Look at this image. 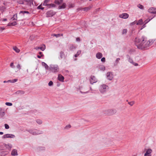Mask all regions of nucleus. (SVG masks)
Instances as JSON below:
<instances>
[{
  "instance_id": "f257e3e1",
  "label": "nucleus",
  "mask_w": 156,
  "mask_h": 156,
  "mask_svg": "<svg viewBox=\"0 0 156 156\" xmlns=\"http://www.w3.org/2000/svg\"><path fill=\"white\" fill-rule=\"evenodd\" d=\"M135 44L137 48L141 50L147 49L150 46V42L147 41V38L143 36L141 37H136L134 39Z\"/></svg>"
},
{
  "instance_id": "f03ea898",
  "label": "nucleus",
  "mask_w": 156,
  "mask_h": 156,
  "mask_svg": "<svg viewBox=\"0 0 156 156\" xmlns=\"http://www.w3.org/2000/svg\"><path fill=\"white\" fill-rule=\"evenodd\" d=\"M26 131L29 132L30 133L33 135H36L43 133V132L42 131L37 130L36 129H26Z\"/></svg>"
},
{
  "instance_id": "7ed1b4c3",
  "label": "nucleus",
  "mask_w": 156,
  "mask_h": 156,
  "mask_svg": "<svg viewBox=\"0 0 156 156\" xmlns=\"http://www.w3.org/2000/svg\"><path fill=\"white\" fill-rule=\"evenodd\" d=\"M49 70L53 73H56L59 71V69L58 66L51 65L50 66Z\"/></svg>"
},
{
  "instance_id": "20e7f679",
  "label": "nucleus",
  "mask_w": 156,
  "mask_h": 156,
  "mask_svg": "<svg viewBox=\"0 0 156 156\" xmlns=\"http://www.w3.org/2000/svg\"><path fill=\"white\" fill-rule=\"evenodd\" d=\"M116 112L117 111L116 109H112L105 110L104 113L106 115H112L115 114Z\"/></svg>"
},
{
  "instance_id": "39448f33",
  "label": "nucleus",
  "mask_w": 156,
  "mask_h": 156,
  "mask_svg": "<svg viewBox=\"0 0 156 156\" xmlns=\"http://www.w3.org/2000/svg\"><path fill=\"white\" fill-rule=\"evenodd\" d=\"M56 13V12L53 10H51L48 11L46 13L47 17H51L54 16Z\"/></svg>"
},
{
  "instance_id": "423d86ee",
  "label": "nucleus",
  "mask_w": 156,
  "mask_h": 156,
  "mask_svg": "<svg viewBox=\"0 0 156 156\" xmlns=\"http://www.w3.org/2000/svg\"><path fill=\"white\" fill-rule=\"evenodd\" d=\"M108 86L105 84L101 85L100 87V91L101 93H104L106 91V88Z\"/></svg>"
},
{
  "instance_id": "0eeeda50",
  "label": "nucleus",
  "mask_w": 156,
  "mask_h": 156,
  "mask_svg": "<svg viewBox=\"0 0 156 156\" xmlns=\"http://www.w3.org/2000/svg\"><path fill=\"white\" fill-rule=\"evenodd\" d=\"M106 76L107 79L110 80H112L113 78V73L109 72L107 73Z\"/></svg>"
},
{
  "instance_id": "6e6552de",
  "label": "nucleus",
  "mask_w": 156,
  "mask_h": 156,
  "mask_svg": "<svg viewBox=\"0 0 156 156\" xmlns=\"http://www.w3.org/2000/svg\"><path fill=\"white\" fill-rule=\"evenodd\" d=\"M15 137V135L12 134H7L4 135L2 137V138H14Z\"/></svg>"
},
{
  "instance_id": "1a4fd4ad",
  "label": "nucleus",
  "mask_w": 156,
  "mask_h": 156,
  "mask_svg": "<svg viewBox=\"0 0 156 156\" xmlns=\"http://www.w3.org/2000/svg\"><path fill=\"white\" fill-rule=\"evenodd\" d=\"M145 151H146V152L144 154V156H151V153L152 151L151 149H146Z\"/></svg>"
},
{
  "instance_id": "9d476101",
  "label": "nucleus",
  "mask_w": 156,
  "mask_h": 156,
  "mask_svg": "<svg viewBox=\"0 0 156 156\" xmlns=\"http://www.w3.org/2000/svg\"><path fill=\"white\" fill-rule=\"evenodd\" d=\"M90 79H91L90 80V82L92 84L97 82V80L95 76H94L91 75L90 77Z\"/></svg>"
},
{
  "instance_id": "9b49d317",
  "label": "nucleus",
  "mask_w": 156,
  "mask_h": 156,
  "mask_svg": "<svg viewBox=\"0 0 156 156\" xmlns=\"http://www.w3.org/2000/svg\"><path fill=\"white\" fill-rule=\"evenodd\" d=\"M148 12L152 14H156V8L151 7L148 10Z\"/></svg>"
},
{
  "instance_id": "f8f14e48",
  "label": "nucleus",
  "mask_w": 156,
  "mask_h": 156,
  "mask_svg": "<svg viewBox=\"0 0 156 156\" xmlns=\"http://www.w3.org/2000/svg\"><path fill=\"white\" fill-rule=\"evenodd\" d=\"M129 14L126 13H122L119 16V17L120 18H123V19H127L129 17Z\"/></svg>"
},
{
  "instance_id": "ddd939ff",
  "label": "nucleus",
  "mask_w": 156,
  "mask_h": 156,
  "mask_svg": "<svg viewBox=\"0 0 156 156\" xmlns=\"http://www.w3.org/2000/svg\"><path fill=\"white\" fill-rule=\"evenodd\" d=\"M25 2H27L26 5L31 6V5H34L33 0H24Z\"/></svg>"
},
{
  "instance_id": "4468645a",
  "label": "nucleus",
  "mask_w": 156,
  "mask_h": 156,
  "mask_svg": "<svg viewBox=\"0 0 156 156\" xmlns=\"http://www.w3.org/2000/svg\"><path fill=\"white\" fill-rule=\"evenodd\" d=\"M64 79V77L61 74H59L58 77V80L61 82H63Z\"/></svg>"
},
{
  "instance_id": "2eb2a0df",
  "label": "nucleus",
  "mask_w": 156,
  "mask_h": 156,
  "mask_svg": "<svg viewBox=\"0 0 156 156\" xmlns=\"http://www.w3.org/2000/svg\"><path fill=\"white\" fill-rule=\"evenodd\" d=\"M46 48L45 45V44H43V45L41 47H36L35 48V49H36V50H38L39 49H41L42 51H44Z\"/></svg>"
},
{
  "instance_id": "dca6fc26",
  "label": "nucleus",
  "mask_w": 156,
  "mask_h": 156,
  "mask_svg": "<svg viewBox=\"0 0 156 156\" xmlns=\"http://www.w3.org/2000/svg\"><path fill=\"white\" fill-rule=\"evenodd\" d=\"M66 6V4L65 2L62 3V4L61 5H59L58 6V9H65Z\"/></svg>"
},
{
  "instance_id": "f3484780",
  "label": "nucleus",
  "mask_w": 156,
  "mask_h": 156,
  "mask_svg": "<svg viewBox=\"0 0 156 156\" xmlns=\"http://www.w3.org/2000/svg\"><path fill=\"white\" fill-rule=\"evenodd\" d=\"M63 0H55L54 3L57 5H59L62 3Z\"/></svg>"
},
{
  "instance_id": "a211bd4d",
  "label": "nucleus",
  "mask_w": 156,
  "mask_h": 156,
  "mask_svg": "<svg viewBox=\"0 0 156 156\" xmlns=\"http://www.w3.org/2000/svg\"><path fill=\"white\" fill-rule=\"evenodd\" d=\"M126 57L127 58H128V61L132 64L134 62L133 59L130 58V56L129 55H126Z\"/></svg>"
},
{
  "instance_id": "6ab92c4d",
  "label": "nucleus",
  "mask_w": 156,
  "mask_h": 156,
  "mask_svg": "<svg viewBox=\"0 0 156 156\" xmlns=\"http://www.w3.org/2000/svg\"><path fill=\"white\" fill-rule=\"evenodd\" d=\"M92 7L93 5H91L89 6L83 8V9L84 11L87 12L90 10Z\"/></svg>"
},
{
  "instance_id": "aec40b11",
  "label": "nucleus",
  "mask_w": 156,
  "mask_h": 156,
  "mask_svg": "<svg viewBox=\"0 0 156 156\" xmlns=\"http://www.w3.org/2000/svg\"><path fill=\"white\" fill-rule=\"evenodd\" d=\"M96 56L97 58L100 59L102 57L103 55L101 53L98 52L96 54Z\"/></svg>"
},
{
  "instance_id": "412c9836",
  "label": "nucleus",
  "mask_w": 156,
  "mask_h": 156,
  "mask_svg": "<svg viewBox=\"0 0 156 156\" xmlns=\"http://www.w3.org/2000/svg\"><path fill=\"white\" fill-rule=\"evenodd\" d=\"M11 154L12 155L15 156L18 155L17 151L16 149H13L11 152Z\"/></svg>"
},
{
  "instance_id": "4be33fe9",
  "label": "nucleus",
  "mask_w": 156,
  "mask_h": 156,
  "mask_svg": "<svg viewBox=\"0 0 156 156\" xmlns=\"http://www.w3.org/2000/svg\"><path fill=\"white\" fill-rule=\"evenodd\" d=\"M4 145L6 148L9 150H10L12 147V145L11 144H4Z\"/></svg>"
},
{
  "instance_id": "5701e85b",
  "label": "nucleus",
  "mask_w": 156,
  "mask_h": 156,
  "mask_svg": "<svg viewBox=\"0 0 156 156\" xmlns=\"http://www.w3.org/2000/svg\"><path fill=\"white\" fill-rule=\"evenodd\" d=\"M17 25V22L16 21H14L12 23H9L7 25L8 26H15Z\"/></svg>"
},
{
  "instance_id": "b1692460",
  "label": "nucleus",
  "mask_w": 156,
  "mask_h": 156,
  "mask_svg": "<svg viewBox=\"0 0 156 156\" xmlns=\"http://www.w3.org/2000/svg\"><path fill=\"white\" fill-rule=\"evenodd\" d=\"M47 8L49 9L51 8L52 7H55L56 6V5L54 4L51 3V4H48V5H47Z\"/></svg>"
},
{
  "instance_id": "393cba45",
  "label": "nucleus",
  "mask_w": 156,
  "mask_h": 156,
  "mask_svg": "<svg viewBox=\"0 0 156 156\" xmlns=\"http://www.w3.org/2000/svg\"><path fill=\"white\" fill-rule=\"evenodd\" d=\"M42 65L44 66L45 68L46 69L48 70L49 68L48 66L44 62H42L41 63Z\"/></svg>"
},
{
  "instance_id": "a878e982",
  "label": "nucleus",
  "mask_w": 156,
  "mask_h": 156,
  "mask_svg": "<svg viewBox=\"0 0 156 156\" xmlns=\"http://www.w3.org/2000/svg\"><path fill=\"white\" fill-rule=\"evenodd\" d=\"M38 151H44L45 150V148L44 147L40 146L38 147L37 148Z\"/></svg>"
},
{
  "instance_id": "bb28decb",
  "label": "nucleus",
  "mask_w": 156,
  "mask_h": 156,
  "mask_svg": "<svg viewBox=\"0 0 156 156\" xmlns=\"http://www.w3.org/2000/svg\"><path fill=\"white\" fill-rule=\"evenodd\" d=\"M65 56V54L63 51H61L60 52V59H61Z\"/></svg>"
},
{
  "instance_id": "cd10ccee",
  "label": "nucleus",
  "mask_w": 156,
  "mask_h": 156,
  "mask_svg": "<svg viewBox=\"0 0 156 156\" xmlns=\"http://www.w3.org/2000/svg\"><path fill=\"white\" fill-rule=\"evenodd\" d=\"M5 111H2V108H0V116L1 117H3L5 115Z\"/></svg>"
},
{
  "instance_id": "c85d7f7f",
  "label": "nucleus",
  "mask_w": 156,
  "mask_h": 156,
  "mask_svg": "<svg viewBox=\"0 0 156 156\" xmlns=\"http://www.w3.org/2000/svg\"><path fill=\"white\" fill-rule=\"evenodd\" d=\"M143 23V20L142 19L139 20L138 21H137L136 25H141Z\"/></svg>"
},
{
  "instance_id": "c756f323",
  "label": "nucleus",
  "mask_w": 156,
  "mask_h": 156,
  "mask_svg": "<svg viewBox=\"0 0 156 156\" xmlns=\"http://www.w3.org/2000/svg\"><path fill=\"white\" fill-rule=\"evenodd\" d=\"M76 48V46H74L73 44H72L70 45L69 47V49L70 51H72L73 50Z\"/></svg>"
},
{
  "instance_id": "7c9ffc66",
  "label": "nucleus",
  "mask_w": 156,
  "mask_h": 156,
  "mask_svg": "<svg viewBox=\"0 0 156 156\" xmlns=\"http://www.w3.org/2000/svg\"><path fill=\"white\" fill-rule=\"evenodd\" d=\"M50 0H44L43 3V5L44 6H47Z\"/></svg>"
},
{
  "instance_id": "2f4dec72",
  "label": "nucleus",
  "mask_w": 156,
  "mask_h": 156,
  "mask_svg": "<svg viewBox=\"0 0 156 156\" xmlns=\"http://www.w3.org/2000/svg\"><path fill=\"white\" fill-rule=\"evenodd\" d=\"M17 80H18V79H13V80H9L7 81L8 82H10V83H15V82H16Z\"/></svg>"
},
{
  "instance_id": "473e14b6",
  "label": "nucleus",
  "mask_w": 156,
  "mask_h": 156,
  "mask_svg": "<svg viewBox=\"0 0 156 156\" xmlns=\"http://www.w3.org/2000/svg\"><path fill=\"white\" fill-rule=\"evenodd\" d=\"M11 19H12V20H17V14L16 13L13 15Z\"/></svg>"
},
{
  "instance_id": "72a5a7b5",
  "label": "nucleus",
  "mask_w": 156,
  "mask_h": 156,
  "mask_svg": "<svg viewBox=\"0 0 156 156\" xmlns=\"http://www.w3.org/2000/svg\"><path fill=\"white\" fill-rule=\"evenodd\" d=\"M39 54H40V55H37V57L38 58H41L42 57H43L44 56V55H43V54L42 52H41V51H40L39 52Z\"/></svg>"
},
{
  "instance_id": "f704fd0d",
  "label": "nucleus",
  "mask_w": 156,
  "mask_h": 156,
  "mask_svg": "<svg viewBox=\"0 0 156 156\" xmlns=\"http://www.w3.org/2000/svg\"><path fill=\"white\" fill-rule=\"evenodd\" d=\"M13 49L17 53H19L20 51V50L16 46L13 47Z\"/></svg>"
},
{
  "instance_id": "c9c22d12",
  "label": "nucleus",
  "mask_w": 156,
  "mask_h": 156,
  "mask_svg": "<svg viewBox=\"0 0 156 156\" xmlns=\"http://www.w3.org/2000/svg\"><path fill=\"white\" fill-rule=\"evenodd\" d=\"M100 69L101 70L104 71L105 69V67L104 65H101L99 66Z\"/></svg>"
},
{
  "instance_id": "e433bc0d",
  "label": "nucleus",
  "mask_w": 156,
  "mask_h": 156,
  "mask_svg": "<svg viewBox=\"0 0 156 156\" xmlns=\"http://www.w3.org/2000/svg\"><path fill=\"white\" fill-rule=\"evenodd\" d=\"M81 51L80 50L78 51L74 55L75 57H77L81 53Z\"/></svg>"
},
{
  "instance_id": "4c0bfd02",
  "label": "nucleus",
  "mask_w": 156,
  "mask_h": 156,
  "mask_svg": "<svg viewBox=\"0 0 156 156\" xmlns=\"http://www.w3.org/2000/svg\"><path fill=\"white\" fill-rule=\"evenodd\" d=\"M24 0H19L17 2L20 4L23 5L24 4Z\"/></svg>"
},
{
  "instance_id": "58836bf2",
  "label": "nucleus",
  "mask_w": 156,
  "mask_h": 156,
  "mask_svg": "<svg viewBox=\"0 0 156 156\" xmlns=\"http://www.w3.org/2000/svg\"><path fill=\"white\" fill-rule=\"evenodd\" d=\"M53 35L54 36H55L56 37H60L61 36H62V34H54Z\"/></svg>"
},
{
  "instance_id": "ea45409f",
  "label": "nucleus",
  "mask_w": 156,
  "mask_h": 156,
  "mask_svg": "<svg viewBox=\"0 0 156 156\" xmlns=\"http://www.w3.org/2000/svg\"><path fill=\"white\" fill-rule=\"evenodd\" d=\"M36 122L39 124H41L42 123V120L39 119H37V120H36Z\"/></svg>"
},
{
  "instance_id": "a19ab883",
  "label": "nucleus",
  "mask_w": 156,
  "mask_h": 156,
  "mask_svg": "<svg viewBox=\"0 0 156 156\" xmlns=\"http://www.w3.org/2000/svg\"><path fill=\"white\" fill-rule=\"evenodd\" d=\"M153 18H151V19H147L144 22L145 24L147 23L149 21H150Z\"/></svg>"
},
{
  "instance_id": "79ce46f5",
  "label": "nucleus",
  "mask_w": 156,
  "mask_h": 156,
  "mask_svg": "<svg viewBox=\"0 0 156 156\" xmlns=\"http://www.w3.org/2000/svg\"><path fill=\"white\" fill-rule=\"evenodd\" d=\"M127 32V30L126 29H124L122 31V34H126Z\"/></svg>"
},
{
  "instance_id": "37998d69",
  "label": "nucleus",
  "mask_w": 156,
  "mask_h": 156,
  "mask_svg": "<svg viewBox=\"0 0 156 156\" xmlns=\"http://www.w3.org/2000/svg\"><path fill=\"white\" fill-rule=\"evenodd\" d=\"M24 13V14L26 13L27 14H29L30 12L29 11H20V13Z\"/></svg>"
},
{
  "instance_id": "c03bdc74",
  "label": "nucleus",
  "mask_w": 156,
  "mask_h": 156,
  "mask_svg": "<svg viewBox=\"0 0 156 156\" xmlns=\"http://www.w3.org/2000/svg\"><path fill=\"white\" fill-rule=\"evenodd\" d=\"M5 104L7 106H11L12 105V103L9 102H6L5 103Z\"/></svg>"
},
{
  "instance_id": "a18cd8bd",
  "label": "nucleus",
  "mask_w": 156,
  "mask_h": 156,
  "mask_svg": "<svg viewBox=\"0 0 156 156\" xmlns=\"http://www.w3.org/2000/svg\"><path fill=\"white\" fill-rule=\"evenodd\" d=\"M120 60V58H117L116 60H115V65L116 64V65L118 64V63L119 62Z\"/></svg>"
},
{
  "instance_id": "49530a36",
  "label": "nucleus",
  "mask_w": 156,
  "mask_h": 156,
  "mask_svg": "<svg viewBox=\"0 0 156 156\" xmlns=\"http://www.w3.org/2000/svg\"><path fill=\"white\" fill-rule=\"evenodd\" d=\"M138 7L140 9H144L143 6L140 4H138Z\"/></svg>"
},
{
  "instance_id": "de8ad7c7",
  "label": "nucleus",
  "mask_w": 156,
  "mask_h": 156,
  "mask_svg": "<svg viewBox=\"0 0 156 156\" xmlns=\"http://www.w3.org/2000/svg\"><path fill=\"white\" fill-rule=\"evenodd\" d=\"M6 9V7L5 6H2V7L0 8V10L1 11L2 10L4 11Z\"/></svg>"
},
{
  "instance_id": "09e8293b",
  "label": "nucleus",
  "mask_w": 156,
  "mask_h": 156,
  "mask_svg": "<svg viewBox=\"0 0 156 156\" xmlns=\"http://www.w3.org/2000/svg\"><path fill=\"white\" fill-rule=\"evenodd\" d=\"M134 102L133 101H132L128 102V104L131 106H132L134 105Z\"/></svg>"
},
{
  "instance_id": "8fccbe9b",
  "label": "nucleus",
  "mask_w": 156,
  "mask_h": 156,
  "mask_svg": "<svg viewBox=\"0 0 156 156\" xmlns=\"http://www.w3.org/2000/svg\"><path fill=\"white\" fill-rule=\"evenodd\" d=\"M71 126L70 124L67 125L65 127V129H68L69 128H70L71 127Z\"/></svg>"
},
{
  "instance_id": "3c124183",
  "label": "nucleus",
  "mask_w": 156,
  "mask_h": 156,
  "mask_svg": "<svg viewBox=\"0 0 156 156\" xmlns=\"http://www.w3.org/2000/svg\"><path fill=\"white\" fill-rule=\"evenodd\" d=\"M136 23H137V20H135L134 22L131 23L130 24V25L132 26H133V25L135 24H136Z\"/></svg>"
},
{
  "instance_id": "603ef678",
  "label": "nucleus",
  "mask_w": 156,
  "mask_h": 156,
  "mask_svg": "<svg viewBox=\"0 0 156 156\" xmlns=\"http://www.w3.org/2000/svg\"><path fill=\"white\" fill-rule=\"evenodd\" d=\"M53 82L51 81H50L49 82V83H48V85L49 86H52L53 85Z\"/></svg>"
},
{
  "instance_id": "864d4df0",
  "label": "nucleus",
  "mask_w": 156,
  "mask_h": 156,
  "mask_svg": "<svg viewBox=\"0 0 156 156\" xmlns=\"http://www.w3.org/2000/svg\"><path fill=\"white\" fill-rule=\"evenodd\" d=\"M5 128L6 129H8L9 128V126L7 124H5L4 125Z\"/></svg>"
},
{
  "instance_id": "5fc2aeb1",
  "label": "nucleus",
  "mask_w": 156,
  "mask_h": 156,
  "mask_svg": "<svg viewBox=\"0 0 156 156\" xmlns=\"http://www.w3.org/2000/svg\"><path fill=\"white\" fill-rule=\"evenodd\" d=\"M68 7L69 8H73L74 7V5L72 4H70L69 5Z\"/></svg>"
},
{
  "instance_id": "6e6d98bb",
  "label": "nucleus",
  "mask_w": 156,
  "mask_h": 156,
  "mask_svg": "<svg viewBox=\"0 0 156 156\" xmlns=\"http://www.w3.org/2000/svg\"><path fill=\"white\" fill-rule=\"evenodd\" d=\"M101 61L103 62H105V57H102L101 59Z\"/></svg>"
},
{
  "instance_id": "4d7b16f0",
  "label": "nucleus",
  "mask_w": 156,
  "mask_h": 156,
  "mask_svg": "<svg viewBox=\"0 0 156 156\" xmlns=\"http://www.w3.org/2000/svg\"><path fill=\"white\" fill-rule=\"evenodd\" d=\"M16 67L19 69L20 70L21 69V66L20 64H18L16 66Z\"/></svg>"
},
{
  "instance_id": "13d9d810",
  "label": "nucleus",
  "mask_w": 156,
  "mask_h": 156,
  "mask_svg": "<svg viewBox=\"0 0 156 156\" xmlns=\"http://www.w3.org/2000/svg\"><path fill=\"white\" fill-rule=\"evenodd\" d=\"M42 6V4H41L40 5H39L37 7V9H40Z\"/></svg>"
},
{
  "instance_id": "bf43d9fd",
  "label": "nucleus",
  "mask_w": 156,
  "mask_h": 156,
  "mask_svg": "<svg viewBox=\"0 0 156 156\" xmlns=\"http://www.w3.org/2000/svg\"><path fill=\"white\" fill-rule=\"evenodd\" d=\"M10 66L12 67V68H14V64H13V62H11L10 64Z\"/></svg>"
},
{
  "instance_id": "052dcab7",
  "label": "nucleus",
  "mask_w": 156,
  "mask_h": 156,
  "mask_svg": "<svg viewBox=\"0 0 156 156\" xmlns=\"http://www.w3.org/2000/svg\"><path fill=\"white\" fill-rule=\"evenodd\" d=\"M80 38L79 37H78L76 38V41L77 42L80 41Z\"/></svg>"
},
{
  "instance_id": "680f3d73",
  "label": "nucleus",
  "mask_w": 156,
  "mask_h": 156,
  "mask_svg": "<svg viewBox=\"0 0 156 156\" xmlns=\"http://www.w3.org/2000/svg\"><path fill=\"white\" fill-rule=\"evenodd\" d=\"M132 64L133 65H134L135 66H138V63H136L134 62Z\"/></svg>"
},
{
  "instance_id": "e2e57ef3",
  "label": "nucleus",
  "mask_w": 156,
  "mask_h": 156,
  "mask_svg": "<svg viewBox=\"0 0 156 156\" xmlns=\"http://www.w3.org/2000/svg\"><path fill=\"white\" fill-rule=\"evenodd\" d=\"M88 92H89V91H86V92H83L80 91V92L82 94H85L87 93Z\"/></svg>"
},
{
  "instance_id": "0e129e2a",
  "label": "nucleus",
  "mask_w": 156,
  "mask_h": 156,
  "mask_svg": "<svg viewBox=\"0 0 156 156\" xmlns=\"http://www.w3.org/2000/svg\"><path fill=\"white\" fill-rule=\"evenodd\" d=\"M145 24L144 23V24L142 26L140 30H142V29L146 27Z\"/></svg>"
},
{
  "instance_id": "69168bd1",
  "label": "nucleus",
  "mask_w": 156,
  "mask_h": 156,
  "mask_svg": "<svg viewBox=\"0 0 156 156\" xmlns=\"http://www.w3.org/2000/svg\"><path fill=\"white\" fill-rule=\"evenodd\" d=\"M7 19L6 18H4L3 19V20H2V21H7Z\"/></svg>"
},
{
  "instance_id": "338daca9",
  "label": "nucleus",
  "mask_w": 156,
  "mask_h": 156,
  "mask_svg": "<svg viewBox=\"0 0 156 156\" xmlns=\"http://www.w3.org/2000/svg\"><path fill=\"white\" fill-rule=\"evenodd\" d=\"M0 29L2 30H4L5 29V28L4 27H0Z\"/></svg>"
},
{
  "instance_id": "774afa93",
  "label": "nucleus",
  "mask_w": 156,
  "mask_h": 156,
  "mask_svg": "<svg viewBox=\"0 0 156 156\" xmlns=\"http://www.w3.org/2000/svg\"><path fill=\"white\" fill-rule=\"evenodd\" d=\"M44 7H42L41 6V8L40 9L41 10H44Z\"/></svg>"
}]
</instances>
